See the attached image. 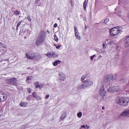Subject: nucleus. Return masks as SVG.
Instances as JSON below:
<instances>
[{"label": "nucleus", "mask_w": 129, "mask_h": 129, "mask_svg": "<svg viewBox=\"0 0 129 129\" xmlns=\"http://www.w3.org/2000/svg\"><path fill=\"white\" fill-rule=\"evenodd\" d=\"M108 22H109V19H106L104 21V24H106L107 23H108Z\"/></svg>", "instance_id": "nucleus-32"}, {"label": "nucleus", "mask_w": 129, "mask_h": 129, "mask_svg": "<svg viewBox=\"0 0 129 129\" xmlns=\"http://www.w3.org/2000/svg\"><path fill=\"white\" fill-rule=\"evenodd\" d=\"M22 22L23 21H20L18 23L17 25L16 26V29L18 30V28L21 26V24H22Z\"/></svg>", "instance_id": "nucleus-28"}, {"label": "nucleus", "mask_w": 129, "mask_h": 129, "mask_svg": "<svg viewBox=\"0 0 129 129\" xmlns=\"http://www.w3.org/2000/svg\"><path fill=\"white\" fill-rule=\"evenodd\" d=\"M14 14L15 15V16H18V15H20V12L18 10L14 11Z\"/></svg>", "instance_id": "nucleus-24"}, {"label": "nucleus", "mask_w": 129, "mask_h": 129, "mask_svg": "<svg viewBox=\"0 0 129 129\" xmlns=\"http://www.w3.org/2000/svg\"><path fill=\"white\" fill-rule=\"evenodd\" d=\"M74 30H75V36L77 39L78 40H81V37L79 36V32H78V30L77 29V27L75 26L74 27Z\"/></svg>", "instance_id": "nucleus-11"}, {"label": "nucleus", "mask_w": 129, "mask_h": 129, "mask_svg": "<svg viewBox=\"0 0 129 129\" xmlns=\"http://www.w3.org/2000/svg\"><path fill=\"white\" fill-rule=\"evenodd\" d=\"M86 77H87V75H84L82 76L81 77V82H82V83L83 84V82L85 81V79L86 78Z\"/></svg>", "instance_id": "nucleus-20"}, {"label": "nucleus", "mask_w": 129, "mask_h": 129, "mask_svg": "<svg viewBox=\"0 0 129 129\" xmlns=\"http://www.w3.org/2000/svg\"><path fill=\"white\" fill-rule=\"evenodd\" d=\"M60 63H61V60H56L54 62H53V63H52V65L53 66H58V65H59V64H60Z\"/></svg>", "instance_id": "nucleus-19"}, {"label": "nucleus", "mask_w": 129, "mask_h": 129, "mask_svg": "<svg viewBox=\"0 0 129 129\" xmlns=\"http://www.w3.org/2000/svg\"><path fill=\"white\" fill-rule=\"evenodd\" d=\"M27 19L29 22H32V19H31V17H30V16H28Z\"/></svg>", "instance_id": "nucleus-34"}, {"label": "nucleus", "mask_w": 129, "mask_h": 129, "mask_svg": "<svg viewBox=\"0 0 129 129\" xmlns=\"http://www.w3.org/2000/svg\"><path fill=\"white\" fill-rule=\"evenodd\" d=\"M121 89L119 87H109L107 89V91H109V92H118L120 91Z\"/></svg>", "instance_id": "nucleus-7"}, {"label": "nucleus", "mask_w": 129, "mask_h": 129, "mask_svg": "<svg viewBox=\"0 0 129 129\" xmlns=\"http://www.w3.org/2000/svg\"><path fill=\"white\" fill-rule=\"evenodd\" d=\"M38 7H40V5H38Z\"/></svg>", "instance_id": "nucleus-50"}, {"label": "nucleus", "mask_w": 129, "mask_h": 129, "mask_svg": "<svg viewBox=\"0 0 129 129\" xmlns=\"http://www.w3.org/2000/svg\"><path fill=\"white\" fill-rule=\"evenodd\" d=\"M99 93L104 100H106L107 99V94L106 91H105V89H104V86L100 88Z\"/></svg>", "instance_id": "nucleus-6"}, {"label": "nucleus", "mask_w": 129, "mask_h": 129, "mask_svg": "<svg viewBox=\"0 0 129 129\" xmlns=\"http://www.w3.org/2000/svg\"><path fill=\"white\" fill-rule=\"evenodd\" d=\"M3 111L2 110H0V116H2L3 115Z\"/></svg>", "instance_id": "nucleus-42"}, {"label": "nucleus", "mask_w": 129, "mask_h": 129, "mask_svg": "<svg viewBox=\"0 0 129 129\" xmlns=\"http://www.w3.org/2000/svg\"><path fill=\"white\" fill-rule=\"evenodd\" d=\"M86 30H87V26H85V30L86 31Z\"/></svg>", "instance_id": "nucleus-44"}, {"label": "nucleus", "mask_w": 129, "mask_h": 129, "mask_svg": "<svg viewBox=\"0 0 129 129\" xmlns=\"http://www.w3.org/2000/svg\"><path fill=\"white\" fill-rule=\"evenodd\" d=\"M54 46H56V45L55 44H54Z\"/></svg>", "instance_id": "nucleus-49"}, {"label": "nucleus", "mask_w": 129, "mask_h": 129, "mask_svg": "<svg viewBox=\"0 0 129 129\" xmlns=\"http://www.w3.org/2000/svg\"><path fill=\"white\" fill-rule=\"evenodd\" d=\"M8 81L12 85H17V79L16 78H10L8 79Z\"/></svg>", "instance_id": "nucleus-12"}, {"label": "nucleus", "mask_w": 129, "mask_h": 129, "mask_svg": "<svg viewBox=\"0 0 129 129\" xmlns=\"http://www.w3.org/2000/svg\"><path fill=\"white\" fill-rule=\"evenodd\" d=\"M0 46L3 47V48H6V45L2 42H0Z\"/></svg>", "instance_id": "nucleus-33"}, {"label": "nucleus", "mask_w": 129, "mask_h": 129, "mask_svg": "<svg viewBox=\"0 0 129 129\" xmlns=\"http://www.w3.org/2000/svg\"><path fill=\"white\" fill-rule=\"evenodd\" d=\"M106 41H108V39H106Z\"/></svg>", "instance_id": "nucleus-51"}, {"label": "nucleus", "mask_w": 129, "mask_h": 129, "mask_svg": "<svg viewBox=\"0 0 129 129\" xmlns=\"http://www.w3.org/2000/svg\"><path fill=\"white\" fill-rule=\"evenodd\" d=\"M77 116L78 117H82V112H79L77 114Z\"/></svg>", "instance_id": "nucleus-30"}, {"label": "nucleus", "mask_w": 129, "mask_h": 129, "mask_svg": "<svg viewBox=\"0 0 129 129\" xmlns=\"http://www.w3.org/2000/svg\"><path fill=\"white\" fill-rule=\"evenodd\" d=\"M32 96L33 97H34V98H36L38 96V95H37V93L36 92L32 93Z\"/></svg>", "instance_id": "nucleus-29"}, {"label": "nucleus", "mask_w": 129, "mask_h": 129, "mask_svg": "<svg viewBox=\"0 0 129 129\" xmlns=\"http://www.w3.org/2000/svg\"><path fill=\"white\" fill-rule=\"evenodd\" d=\"M110 36H117L119 34H121V30L116 27L112 28L109 31Z\"/></svg>", "instance_id": "nucleus-5"}, {"label": "nucleus", "mask_w": 129, "mask_h": 129, "mask_svg": "<svg viewBox=\"0 0 129 129\" xmlns=\"http://www.w3.org/2000/svg\"><path fill=\"white\" fill-rule=\"evenodd\" d=\"M124 45L126 48L129 47V35L125 37L124 40Z\"/></svg>", "instance_id": "nucleus-15"}, {"label": "nucleus", "mask_w": 129, "mask_h": 129, "mask_svg": "<svg viewBox=\"0 0 129 129\" xmlns=\"http://www.w3.org/2000/svg\"><path fill=\"white\" fill-rule=\"evenodd\" d=\"M53 52H48L47 53H46L45 55L47 56V57H48V58H52V54Z\"/></svg>", "instance_id": "nucleus-21"}, {"label": "nucleus", "mask_w": 129, "mask_h": 129, "mask_svg": "<svg viewBox=\"0 0 129 129\" xmlns=\"http://www.w3.org/2000/svg\"><path fill=\"white\" fill-rule=\"evenodd\" d=\"M129 98L127 97H120L117 100V103L122 107L128 105Z\"/></svg>", "instance_id": "nucleus-2"}, {"label": "nucleus", "mask_w": 129, "mask_h": 129, "mask_svg": "<svg viewBox=\"0 0 129 129\" xmlns=\"http://www.w3.org/2000/svg\"><path fill=\"white\" fill-rule=\"evenodd\" d=\"M87 4H88V0H85L83 4V8L84 11H86V7L87 6Z\"/></svg>", "instance_id": "nucleus-18"}, {"label": "nucleus", "mask_w": 129, "mask_h": 129, "mask_svg": "<svg viewBox=\"0 0 129 129\" xmlns=\"http://www.w3.org/2000/svg\"><path fill=\"white\" fill-rule=\"evenodd\" d=\"M115 78H113V74H111L109 75L106 76L104 77L102 81V84H104V83H106V82H108V81H110V80H114V79H116V77H117V75H115Z\"/></svg>", "instance_id": "nucleus-4"}, {"label": "nucleus", "mask_w": 129, "mask_h": 129, "mask_svg": "<svg viewBox=\"0 0 129 129\" xmlns=\"http://www.w3.org/2000/svg\"><path fill=\"white\" fill-rule=\"evenodd\" d=\"M52 58H58V56H59V55L56 53V52H52Z\"/></svg>", "instance_id": "nucleus-22"}, {"label": "nucleus", "mask_w": 129, "mask_h": 129, "mask_svg": "<svg viewBox=\"0 0 129 129\" xmlns=\"http://www.w3.org/2000/svg\"><path fill=\"white\" fill-rule=\"evenodd\" d=\"M23 126H26V125H24Z\"/></svg>", "instance_id": "nucleus-52"}, {"label": "nucleus", "mask_w": 129, "mask_h": 129, "mask_svg": "<svg viewBox=\"0 0 129 129\" xmlns=\"http://www.w3.org/2000/svg\"><path fill=\"white\" fill-rule=\"evenodd\" d=\"M35 98L37 99V100H41V97L38 96Z\"/></svg>", "instance_id": "nucleus-36"}, {"label": "nucleus", "mask_w": 129, "mask_h": 129, "mask_svg": "<svg viewBox=\"0 0 129 129\" xmlns=\"http://www.w3.org/2000/svg\"><path fill=\"white\" fill-rule=\"evenodd\" d=\"M115 14L119 17V18H121L122 17V13L119 8H116L115 9Z\"/></svg>", "instance_id": "nucleus-10"}, {"label": "nucleus", "mask_w": 129, "mask_h": 129, "mask_svg": "<svg viewBox=\"0 0 129 129\" xmlns=\"http://www.w3.org/2000/svg\"><path fill=\"white\" fill-rule=\"evenodd\" d=\"M32 79H33V76L27 77L26 78V82L31 81Z\"/></svg>", "instance_id": "nucleus-25"}, {"label": "nucleus", "mask_w": 129, "mask_h": 129, "mask_svg": "<svg viewBox=\"0 0 129 129\" xmlns=\"http://www.w3.org/2000/svg\"><path fill=\"white\" fill-rule=\"evenodd\" d=\"M105 108V107H104V106H103V107H102V109H103V110H104Z\"/></svg>", "instance_id": "nucleus-46"}, {"label": "nucleus", "mask_w": 129, "mask_h": 129, "mask_svg": "<svg viewBox=\"0 0 129 129\" xmlns=\"http://www.w3.org/2000/svg\"><path fill=\"white\" fill-rule=\"evenodd\" d=\"M39 2H40V0H36L35 3V4H38V3H39Z\"/></svg>", "instance_id": "nucleus-43"}, {"label": "nucleus", "mask_w": 129, "mask_h": 129, "mask_svg": "<svg viewBox=\"0 0 129 129\" xmlns=\"http://www.w3.org/2000/svg\"><path fill=\"white\" fill-rule=\"evenodd\" d=\"M49 97H50V95H47L45 96V99H48V98H49Z\"/></svg>", "instance_id": "nucleus-40"}, {"label": "nucleus", "mask_w": 129, "mask_h": 129, "mask_svg": "<svg viewBox=\"0 0 129 129\" xmlns=\"http://www.w3.org/2000/svg\"><path fill=\"white\" fill-rule=\"evenodd\" d=\"M96 55L94 54L93 55L91 56V60H93V58H94V57H95Z\"/></svg>", "instance_id": "nucleus-37"}, {"label": "nucleus", "mask_w": 129, "mask_h": 129, "mask_svg": "<svg viewBox=\"0 0 129 129\" xmlns=\"http://www.w3.org/2000/svg\"><path fill=\"white\" fill-rule=\"evenodd\" d=\"M8 98L7 97V95L2 92V94H1V97H0V101L2 102H4V101H6V100Z\"/></svg>", "instance_id": "nucleus-13"}, {"label": "nucleus", "mask_w": 129, "mask_h": 129, "mask_svg": "<svg viewBox=\"0 0 129 129\" xmlns=\"http://www.w3.org/2000/svg\"><path fill=\"white\" fill-rule=\"evenodd\" d=\"M27 103H21L20 105V106H22V107H26L27 106Z\"/></svg>", "instance_id": "nucleus-26"}, {"label": "nucleus", "mask_w": 129, "mask_h": 129, "mask_svg": "<svg viewBox=\"0 0 129 129\" xmlns=\"http://www.w3.org/2000/svg\"><path fill=\"white\" fill-rule=\"evenodd\" d=\"M93 85V81L91 80H86L83 82L82 84L78 85L77 86V89H83L84 88H87L89 86Z\"/></svg>", "instance_id": "nucleus-3"}, {"label": "nucleus", "mask_w": 129, "mask_h": 129, "mask_svg": "<svg viewBox=\"0 0 129 129\" xmlns=\"http://www.w3.org/2000/svg\"><path fill=\"white\" fill-rule=\"evenodd\" d=\"M42 56L40 55V54H37L36 53H34V57L33 58V60H36V61H38V60H40V59H41Z\"/></svg>", "instance_id": "nucleus-16"}, {"label": "nucleus", "mask_w": 129, "mask_h": 129, "mask_svg": "<svg viewBox=\"0 0 129 129\" xmlns=\"http://www.w3.org/2000/svg\"><path fill=\"white\" fill-rule=\"evenodd\" d=\"M46 37H47V33L45 32V31L43 30L41 31L36 39V46H41V44L45 42V40H46Z\"/></svg>", "instance_id": "nucleus-1"}, {"label": "nucleus", "mask_w": 129, "mask_h": 129, "mask_svg": "<svg viewBox=\"0 0 129 129\" xmlns=\"http://www.w3.org/2000/svg\"><path fill=\"white\" fill-rule=\"evenodd\" d=\"M57 20H58V21H60V18H58L57 19Z\"/></svg>", "instance_id": "nucleus-48"}, {"label": "nucleus", "mask_w": 129, "mask_h": 129, "mask_svg": "<svg viewBox=\"0 0 129 129\" xmlns=\"http://www.w3.org/2000/svg\"><path fill=\"white\" fill-rule=\"evenodd\" d=\"M57 49H60L61 48V45L59 44L56 47Z\"/></svg>", "instance_id": "nucleus-39"}, {"label": "nucleus", "mask_w": 129, "mask_h": 129, "mask_svg": "<svg viewBox=\"0 0 129 129\" xmlns=\"http://www.w3.org/2000/svg\"><path fill=\"white\" fill-rule=\"evenodd\" d=\"M102 44H103L102 48L103 50H105V49H106V42L105 41H104L103 42Z\"/></svg>", "instance_id": "nucleus-23"}, {"label": "nucleus", "mask_w": 129, "mask_h": 129, "mask_svg": "<svg viewBox=\"0 0 129 129\" xmlns=\"http://www.w3.org/2000/svg\"><path fill=\"white\" fill-rule=\"evenodd\" d=\"M66 117V113H63L61 116H60V119L62 120L64 119Z\"/></svg>", "instance_id": "nucleus-27"}, {"label": "nucleus", "mask_w": 129, "mask_h": 129, "mask_svg": "<svg viewBox=\"0 0 129 129\" xmlns=\"http://www.w3.org/2000/svg\"><path fill=\"white\" fill-rule=\"evenodd\" d=\"M47 33H48V34H50V31H49V30H47Z\"/></svg>", "instance_id": "nucleus-47"}, {"label": "nucleus", "mask_w": 129, "mask_h": 129, "mask_svg": "<svg viewBox=\"0 0 129 129\" xmlns=\"http://www.w3.org/2000/svg\"><path fill=\"white\" fill-rule=\"evenodd\" d=\"M58 75V78L59 80H61V81H64V80L66 79V76H65V75L64 74L62 73H59Z\"/></svg>", "instance_id": "nucleus-14"}, {"label": "nucleus", "mask_w": 129, "mask_h": 129, "mask_svg": "<svg viewBox=\"0 0 129 129\" xmlns=\"http://www.w3.org/2000/svg\"><path fill=\"white\" fill-rule=\"evenodd\" d=\"M57 26H58V24L57 23H55L53 25L54 28H57Z\"/></svg>", "instance_id": "nucleus-41"}, {"label": "nucleus", "mask_w": 129, "mask_h": 129, "mask_svg": "<svg viewBox=\"0 0 129 129\" xmlns=\"http://www.w3.org/2000/svg\"><path fill=\"white\" fill-rule=\"evenodd\" d=\"M81 128H86V125H82L81 126Z\"/></svg>", "instance_id": "nucleus-38"}, {"label": "nucleus", "mask_w": 129, "mask_h": 129, "mask_svg": "<svg viewBox=\"0 0 129 129\" xmlns=\"http://www.w3.org/2000/svg\"><path fill=\"white\" fill-rule=\"evenodd\" d=\"M58 37H57V35H54V41L55 42H58Z\"/></svg>", "instance_id": "nucleus-31"}, {"label": "nucleus", "mask_w": 129, "mask_h": 129, "mask_svg": "<svg viewBox=\"0 0 129 129\" xmlns=\"http://www.w3.org/2000/svg\"><path fill=\"white\" fill-rule=\"evenodd\" d=\"M35 56V53L33 52H27L26 53V57L27 58V59L32 60L34 59Z\"/></svg>", "instance_id": "nucleus-9"}, {"label": "nucleus", "mask_w": 129, "mask_h": 129, "mask_svg": "<svg viewBox=\"0 0 129 129\" xmlns=\"http://www.w3.org/2000/svg\"><path fill=\"white\" fill-rule=\"evenodd\" d=\"M86 126L87 128H88V129L89 128V126L86 125Z\"/></svg>", "instance_id": "nucleus-45"}, {"label": "nucleus", "mask_w": 129, "mask_h": 129, "mask_svg": "<svg viewBox=\"0 0 129 129\" xmlns=\"http://www.w3.org/2000/svg\"><path fill=\"white\" fill-rule=\"evenodd\" d=\"M34 86H35L36 88H42V85L39 82H36L34 83Z\"/></svg>", "instance_id": "nucleus-17"}, {"label": "nucleus", "mask_w": 129, "mask_h": 129, "mask_svg": "<svg viewBox=\"0 0 129 129\" xmlns=\"http://www.w3.org/2000/svg\"><path fill=\"white\" fill-rule=\"evenodd\" d=\"M120 116L129 117V108H127L124 111L122 112L120 115Z\"/></svg>", "instance_id": "nucleus-8"}, {"label": "nucleus", "mask_w": 129, "mask_h": 129, "mask_svg": "<svg viewBox=\"0 0 129 129\" xmlns=\"http://www.w3.org/2000/svg\"><path fill=\"white\" fill-rule=\"evenodd\" d=\"M27 91L29 93H32V89H31V88H28Z\"/></svg>", "instance_id": "nucleus-35"}]
</instances>
